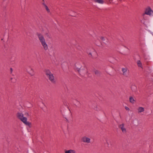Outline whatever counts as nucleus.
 <instances>
[{"instance_id":"39448f33","label":"nucleus","mask_w":153,"mask_h":153,"mask_svg":"<svg viewBox=\"0 0 153 153\" xmlns=\"http://www.w3.org/2000/svg\"><path fill=\"white\" fill-rule=\"evenodd\" d=\"M145 14H147L149 16H153V11L150 7H148L146 9L145 13L144 14V15H145Z\"/></svg>"},{"instance_id":"393cba45","label":"nucleus","mask_w":153,"mask_h":153,"mask_svg":"<svg viewBox=\"0 0 153 153\" xmlns=\"http://www.w3.org/2000/svg\"><path fill=\"white\" fill-rule=\"evenodd\" d=\"M106 143L108 144V145H109L108 143V142L107 141H106Z\"/></svg>"},{"instance_id":"412c9836","label":"nucleus","mask_w":153,"mask_h":153,"mask_svg":"<svg viewBox=\"0 0 153 153\" xmlns=\"http://www.w3.org/2000/svg\"><path fill=\"white\" fill-rule=\"evenodd\" d=\"M100 39L102 40H105V38L101 36L100 37Z\"/></svg>"},{"instance_id":"6e6552de","label":"nucleus","mask_w":153,"mask_h":153,"mask_svg":"<svg viewBox=\"0 0 153 153\" xmlns=\"http://www.w3.org/2000/svg\"><path fill=\"white\" fill-rule=\"evenodd\" d=\"M119 127L120 128L123 133H125L126 132V130L124 127V124L123 123L121 124L119 126Z\"/></svg>"},{"instance_id":"a211bd4d","label":"nucleus","mask_w":153,"mask_h":153,"mask_svg":"<svg viewBox=\"0 0 153 153\" xmlns=\"http://www.w3.org/2000/svg\"><path fill=\"white\" fill-rule=\"evenodd\" d=\"M94 1L100 4H102L103 3V1L102 0H94Z\"/></svg>"},{"instance_id":"7ed1b4c3","label":"nucleus","mask_w":153,"mask_h":153,"mask_svg":"<svg viewBox=\"0 0 153 153\" xmlns=\"http://www.w3.org/2000/svg\"><path fill=\"white\" fill-rule=\"evenodd\" d=\"M45 72L47 77L51 82L53 83H54L55 82V80L54 76L50 70L48 69H46L45 70Z\"/></svg>"},{"instance_id":"dca6fc26","label":"nucleus","mask_w":153,"mask_h":153,"mask_svg":"<svg viewBox=\"0 0 153 153\" xmlns=\"http://www.w3.org/2000/svg\"><path fill=\"white\" fill-rule=\"evenodd\" d=\"M131 89L133 91H136L137 87L134 85L132 86Z\"/></svg>"},{"instance_id":"4be33fe9","label":"nucleus","mask_w":153,"mask_h":153,"mask_svg":"<svg viewBox=\"0 0 153 153\" xmlns=\"http://www.w3.org/2000/svg\"><path fill=\"white\" fill-rule=\"evenodd\" d=\"M125 109L126 110H127V111H129V108L127 107V106H126L125 107Z\"/></svg>"},{"instance_id":"f3484780","label":"nucleus","mask_w":153,"mask_h":153,"mask_svg":"<svg viewBox=\"0 0 153 153\" xmlns=\"http://www.w3.org/2000/svg\"><path fill=\"white\" fill-rule=\"evenodd\" d=\"M94 73L97 75H99L100 74V72L99 71L97 70H94Z\"/></svg>"},{"instance_id":"ddd939ff","label":"nucleus","mask_w":153,"mask_h":153,"mask_svg":"<svg viewBox=\"0 0 153 153\" xmlns=\"http://www.w3.org/2000/svg\"><path fill=\"white\" fill-rule=\"evenodd\" d=\"M137 63L138 67H140L141 68H143L142 63L140 60H137Z\"/></svg>"},{"instance_id":"9d476101","label":"nucleus","mask_w":153,"mask_h":153,"mask_svg":"<svg viewBox=\"0 0 153 153\" xmlns=\"http://www.w3.org/2000/svg\"><path fill=\"white\" fill-rule=\"evenodd\" d=\"M41 43L45 50H46L48 49V46L45 41L42 42Z\"/></svg>"},{"instance_id":"a878e982","label":"nucleus","mask_w":153,"mask_h":153,"mask_svg":"<svg viewBox=\"0 0 153 153\" xmlns=\"http://www.w3.org/2000/svg\"><path fill=\"white\" fill-rule=\"evenodd\" d=\"M143 22V23H144V22H143L142 21V22Z\"/></svg>"},{"instance_id":"aec40b11","label":"nucleus","mask_w":153,"mask_h":153,"mask_svg":"<svg viewBox=\"0 0 153 153\" xmlns=\"http://www.w3.org/2000/svg\"><path fill=\"white\" fill-rule=\"evenodd\" d=\"M25 115L27 117H28L30 116V114L27 112H25Z\"/></svg>"},{"instance_id":"0eeeda50","label":"nucleus","mask_w":153,"mask_h":153,"mask_svg":"<svg viewBox=\"0 0 153 153\" xmlns=\"http://www.w3.org/2000/svg\"><path fill=\"white\" fill-rule=\"evenodd\" d=\"M122 71L123 72V74L126 76L128 75V68H122Z\"/></svg>"},{"instance_id":"9b49d317","label":"nucleus","mask_w":153,"mask_h":153,"mask_svg":"<svg viewBox=\"0 0 153 153\" xmlns=\"http://www.w3.org/2000/svg\"><path fill=\"white\" fill-rule=\"evenodd\" d=\"M144 110V108L141 107H139L137 108L138 113V114H140L143 112Z\"/></svg>"},{"instance_id":"b1692460","label":"nucleus","mask_w":153,"mask_h":153,"mask_svg":"<svg viewBox=\"0 0 153 153\" xmlns=\"http://www.w3.org/2000/svg\"><path fill=\"white\" fill-rule=\"evenodd\" d=\"M42 4L45 7V5H46L44 3H43Z\"/></svg>"},{"instance_id":"f03ea898","label":"nucleus","mask_w":153,"mask_h":153,"mask_svg":"<svg viewBox=\"0 0 153 153\" xmlns=\"http://www.w3.org/2000/svg\"><path fill=\"white\" fill-rule=\"evenodd\" d=\"M16 116L17 117L25 124L30 126V123L27 121V118L24 117L23 114L22 113L20 112L17 113Z\"/></svg>"},{"instance_id":"423d86ee","label":"nucleus","mask_w":153,"mask_h":153,"mask_svg":"<svg viewBox=\"0 0 153 153\" xmlns=\"http://www.w3.org/2000/svg\"><path fill=\"white\" fill-rule=\"evenodd\" d=\"M37 36L41 43L45 41L44 37L42 34L38 33L37 34Z\"/></svg>"},{"instance_id":"20e7f679","label":"nucleus","mask_w":153,"mask_h":153,"mask_svg":"<svg viewBox=\"0 0 153 153\" xmlns=\"http://www.w3.org/2000/svg\"><path fill=\"white\" fill-rule=\"evenodd\" d=\"M26 71L31 76H33L34 74V71L30 66L27 67L26 69Z\"/></svg>"},{"instance_id":"5701e85b","label":"nucleus","mask_w":153,"mask_h":153,"mask_svg":"<svg viewBox=\"0 0 153 153\" xmlns=\"http://www.w3.org/2000/svg\"><path fill=\"white\" fill-rule=\"evenodd\" d=\"M13 71V69L12 68H10V73L11 74Z\"/></svg>"},{"instance_id":"2eb2a0df","label":"nucleus","mask_w":153,"mask_h":153,"mask_svg":"<svg viewBox=\"0 0 153 153\" xmlns=\"http://www.w3.org/2000/svg\"><path fill=\"white\" fill-rule=\"evenodd\" d=\"M129 100H130V102H131L132 103H134V102L135 101V100L134 99V98L133 97H130Z\"/></svg>"},{"instance_id":"f8f14e48","label":"nucleus","mask_w":153,"mask_h":153,"mask_svg":"<svg viewBox=\"0 0 153 153\" xmlns=\"http://www.w3.org/2000/svg\"><path fill=\"white\" fill-rule=\"evenodd\" d=\"M65 153H76V151L75 150L70 149L68 150H65Z\"/></svg>"},{"instance_id":"1a4fd4ad","label":"nucleus","mask_w":153,"mask_h":153,"mask_svg":"<svg viewBox=\"0 0 153 153\" xmlns=\"http://www.w3.org/2000/svg\"><path fill=\"white\" fill-rule=\"evenodd\" d=\"M82 140L83 142L86 143H89L90 142V139L86 137H84L82 138Z\"/></svg>"},{"instance_id":"4468645a","label":"nucleus","mask_w":153,"mask_h":153,"mask_svg":"<svg viewBox=\"0 0 153 153\" xmlns=\"http://www.w3.org/2000/svg\"><path fill=\"white\" fill-rule=\"evenodd\" d=\"M94 50L93 49H92V50H91V51H90L88 49V50L87 51V53H88V55H90L89 56V57H91V56H92V53L93 52H94Z\"/></svg>"},{"instance_id":"6ab92c4d","label":"nucleus","mask_w":153,"mask_h":153,"mask_svg":"<svg viewBox=\"0 0 153 153\" xmlns=\"http://www.w3.org/2000/svg\"><path fill=\"white\" fill-rule=\"evenodd\" d=\"M45 8L46 10L47 11V12H49L50 10H49V9H48V7L46 5H45Z\"/></svg>"},{"instance_id":"f257e3e1","label":"nucleus","mask_w":153,"mask_h":153,"mask_svg":"<svg viewBox=\"0 0 153 153\" xmlns=\"http://www.w3.org/2000/svg\"><path fill=\"white\" fill-rule=\"evenodd\" d=\"M75 67L80 74L82 75L87 73L86 68L84 66L83 67L80 62H76L75 64Z\"/></svg>"}]
</instances>
